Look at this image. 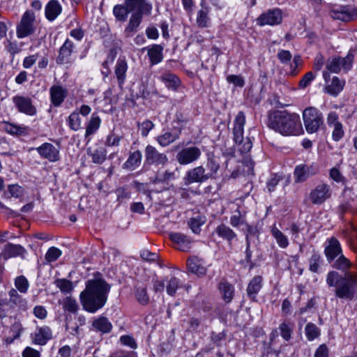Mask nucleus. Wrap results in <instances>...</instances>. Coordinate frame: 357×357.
I'll use <instances>...</instances> for the list:
<instances>
[{"mask_svg":"<svg viewBox=\"0 0 357 357\" xmlns=\"http://www.w3.org/2000/svg\"><path fill=\"white\" fill-rule=\"evenodd\" d=\"M332 267L344 272L341 275L336 271H331L326 275V282L328 287L333 288L336 297L353 301L357 297V272H349L353 263L342 253L332 262Z\"/></svg>","mask_w":357,"mask_h":357,"instance_id":"obj_1","label":"nucleus"},{"mask_svg":"<svg viewBox=\"0 0 357 357\" xmlns=\"http://www.w3.org/2000/svg\"><path fill=\"white\" fill-rule=\"evenodd\" d=\"M110 285L102 278L89 280L85 289L80 293L79 301L83 309L95 313L105 305Z\"/></svg>","mask_w":357,"mask_h":357,"instance_id":"obj_2","label":"nucleus"},{"mask_svg":"<svg viewBox=\"0 0 357 357\" xmlns=\"http://www.w3.org/2000/svg\"><path fill=\"white\" fill-rule=\"evenodd\" d=\"M267 126L283 136H298L304 133L299 114L287 110L270 111Z\"/></svg>","mask_w":357,"mask_h":357,"instance_id":"obj_3","label":"nucleus"},{"mask_svg":"<svg viewBox=\"0 0 357 357\" xmlns=\"http://www.w3.org/2000/svg\"><path fill=\"white\" fill-rule=\"evenodd\" d=\"M245 124V116L243 112H239L234 121L233 140L236 144L241 146L239 151L241 153H248L252 146V142L249 137L244 139V126Z\"/></svg>","mask_w":357,"mask_h":357,"instance_id":"obj_4","label":"nucleus"},{"mask_svg":"<svg viewBox=\"0 0 357 357\" xmlns=\"http://www.w3.org/2000/svg\"><path fill=\"white\" fill-rule=\"evenodd\" d=\"M302 117L306 132L308 134L317 132L324 124L322 112L315 107H306L303 111Z\"/></svg>","mask_w":357,"mask_h":357,"instance_id":"obj_5","label":"nucleus"},{"mask_svg":"<svg viewBox=\"0 0 357 357\" xmlns=\"http://www.w3.org/2000/svg\"><path fill=\"white\" fill-rule=\"evenodd\" d=\"M38 25L36 15L32 10H26L16 26V36L18 38H24L33 36Z\"/></svg>","mask_w":357,"mask_h":357,"instance_id":"obj_6","label":"nucleus"},{"mask_svg":"<svg viewBox=\"0 0 357 357\" xmlns=\"http://www.w3.org/2000/svg\"><path fill=\"white\" fill-rule=\"evenodd\" d=\"M329 16L333 20H337L344 22H349L357 20V6L353 5H344L333 7L329 10Z\"/></svg>","mask_w":357,"mask_h":357,"instance_id":"obj_7","label":"nucleus"},{"mask_svg":"<svg viewBox=\"0 0 357 357\" xmlns=\"http://www.w3.org/2000/svg\"><path fill=\"white\" fill-rule=\"evenodd\" d=\"M332 196L331 186L326 183H320L309 194V199L314 205H321Z\"/></svg>","mask_w":357,"mask_h":357,"instance_id":"obj_8","label":"nucleus"},{"mask_svg":"<svg viewBox=\"0 0 357 357\" xmlns=\"http://www.w3.org/2000/svg\"><path fill=\"white\" fill-rule=\"evenodd\" d=\"M12 101L18 112L31 116H35L37 114V108L31 97L15 95L12 98Z\"/></svg>","mask_w":357,"mask_h":357,"instance_id":"obj_9","label":"nucleus"},{"mask_svg":"<svg viewBox=\"0 0 357 357\" xmlns=\"http://www.w3.org/2000/svg\"><path fill=\"white\" fill-rule=\"evenodd\" d=\"M354 56L348 54L345 57L333 56L327 60L326 66L328 70L339 73L341 70L348 71L352 66Z\"/></svg>","mask_w":357,"mask_h":357,"instance_id":"obj_10","label":"nucleus"},{"mask_svg":"<svg viewBox=\"0 0 357 357\" xmlns=\"http://www.w3.org/2000/svg\"><path fill=\"white\" fill-rule=\"evenodd\" d=\"M328 126L332 129V139L335 142L340 141L345 135L342 123L340 121L339 114L335 111H331L326 117Z\"/></svg>","mask_w":357,"mask_h":357,"instance_id":"obj_11","label":"nucleus"},{"mask_svg":"<svg viewBox=\"0 0 357 357\" xmlns=\"http://www.w3.org/2000/svg\"><path fill=\"white\" fill-rule=\"evenodd\" d=\"M259 26H275L280 24L282 22V11L279 8L268 9L261 13L256 20Z\"/></svg>","mask_w":357,"mask_h":357,"instance_id":"obj_12","label":"nucleus"},{"mask_svg":"<svg viewBox=\"0 0 357 357\" xmlns=\"http://www.w3.org/2000/svg\"><path fill=\"white\" fill-rule=\"evenodd\" d=\"M319 167L317 163L301 164L297 165L294 172L296 183H303L308 178L319 173Z\"/></svg>","mask_w":357,"mask_h":357,"instance_id":"obj_13","label":"nucleus"},{"mask_svg":"<svg viewBox=\"0 0 357 357\" xmlns=\"http://www.w3.org/2000/svg\"><path fill=\"white\" fill-rule=\"evenodd\" d=\"M30 338L33 344L44 346L53 338L52 330L47 325L36 326Z\"/></svg>","mask_w":357,"mask_h":357,"instance_id":"obj_14","label":"nucleus"},{"mask_svg":"<svg viewBox=\"0 0 357 357\" xmlns=\"http://www.w3.org/2000/svg\"><path fill=\"white\" fill-rule=\"evenodd\" d=\"M145 163L149 165L165 166L168 162V158L164 153L159 152L152 145H147L145 148Z\"/></svg>","mask_w":357,"mask_h":357,"instance_id":"obj_15","label":"nucleus"},{"mask_svg":"<svg viewBox=\"0 0 357 357\" xmlns=\"http://www.w3.org/2000/svg\"><path fill=\"white\" fill-rule=\"evenodd\" d=\"M209 179L206 169L202 166L193 167L186 172L183 181L185 185H190L194 183H202Z\"/></svg>","mask_w":357,"mask_h":357,"instance_id":"obj_16","label":"nucleus"},{"mask_svg":"<svg viewBox=\"0 0 357 357\" xmlns=\"http://www.w3.org/2000/svg\"><path fill=\"white\" fill-rule=\"evenodd\" d=\"M202 151L197 146L182 149L176 154V158L181 165H186L197 161L201 157Z\"/></svg>","mask_w":357,"mask_h":357,"instance_id":"obj_17","label":"nucleus"},{"mask_svg":"<svg viewBox=\"0 0 357 357\" xmlns=\"http://www.w3.org/2000/svg\"><path fill=\"white\" fill-rule=\"evenodd\" d=\"M75 52V45L69 38H67L58 51L56 63L58 65L70 64L73 63L72 55Z\"/></svg>","mask_w":357,"mask_h":357,"instance_id":"obj_18","label":"nucleus"},{"mask_svg":"<svg viewBox=\"0 0 357 357\" xmlns=\"http://www.w3.org/2000/svg\"><path fill=\"white\" fill-rule=\"evenodd\" d=\"M22 294L17 292L13 287L8 291V298H7V303L12 312L15 308L22 312H25L29 309L28 301Z\"/></svg>","mask_w":357,"mask_h":357,"instance_id":"obj_19","label":"nucleus"},{"mask_svg":"<svg viewBox=\"0 0 357 357\" xmlns=\"http://www.w3.org/2000/svg\"><path fill=\"white\" fill-rule=\"evenodd\" d=\"M342 253L341 243L336 237L331 236L326 240L324 243V255L329 263L334 261Z\"/></svg>","mask_w":357,"mask_h":357,"instance_id":"obj_20","label":"nucleus"},{"mask_svg":"<svg viewBox=\"0 0 357 357\" xmlns=\"http://www.w3.org/2000/svg\"><path fill=\"white\" fill-rule=\"evenodd\" d=\"M125 4L133 14L149 15L151 13L152 5L146 0H125Z\"/></svg>","mask_w":357,"mask_h":357,"instance_id":"obj_21","label":"nucleus"},{"mask_svg":"<svg viewBox=\"0 0 357 357\" xmlns=\"http://www.w3.org/2000/svg\"><path fill=\"white\" fill-rule=\"evenodd\" d=\"M36 149L42 158L46 159L51 162H57L61 159L59 149L50 143H43Z\"/></svg>","mask_w":357,"mask_h":357,"instance_id":"obj_22","label":"nucleus"},{"mask_svg":"<svg viewBox=\"0 0 357 357\" xmlns=\"http://www.w3.org/2000/svg\"><path fill=\"white\" fill-rule=\"evenodd\" d=\"M68 96V89L61 84H53L50 88V99L52 106L60 107Z\"/></svg>","mask_w":357,"mask_h":357,"instance_id":"obj_23","label":"nucleus"},{"mask_svg":"<svg viewBox=\"0 0 357 357\" xmlns=\"http://www.w3.org/2000/svg\"><path fill=\"white\" fill-rule=\"evenodd\" d=\"M174 248L182 252H188L191 248V238L179 232H172L169 234Z\"/></svg>","mask_w":357,"mask_h":357,"instance_id":"obj_24","label":"nucleus"},{"mask_svg":"<svg viewBox=\"0 0 357 357\" xmlns=\"http://www.w3.org/2000/svg\"><path fill=\"white\" fill-rule=\"evenodd\" d=\"M101 119L96 112H93L89 120L85 123L84 141L88 144L92 137L97 132L101 125Z\"/></svg>","mask_w":357,"mask_h":357,"instance_id":"obj_25","label":"nucleus"},{"mask_svg":"<svg viewBox=\"0 0 357 357\" xmlns=\"http://www.w3.org/2000/svg\"><path fill=\"white\" fill-rule=\"evenodd\" d=\"M26 250L20 245L7 243L0 253V259L7 260L12 257H24Z\"/></svg>","mask_w":357,"mask_h":357,"instance_id":"obj_26","label":"nucleus"},{"mask_svg":"<svg viewBox=\"0 0 357 357\" xmlns=\"http://www.w3.org/2000/svg\"><path fill=\"white\" fill-rule=\"evenodd\" d=\"M218 289L220 291L222 299L225 303H230L234 299L235 294V288L234 285L229 283L227 280L222 279L218 284Z\"/></svg>","mask_w":357,"mask_h":357,"instance_id":"obj_27","label":"nucleus"},{"mask_svg":"<svg viewBox=\"0 0 357 357\" xmlns=\"http://www.w3.org/2000/svg\"><path fill=\"white\" fill-rule=\"evenodd\" d=\"M263 286V278L261 275H255L248 283L246 291L249 299L253 302L257 301V295Z\"/></svg>","mask_w":357,"mask_h":357,"instance_id":"obj_28","label":"nucleus"},{"mask_svg":"<svg viewBox=\"0 0 357 357\" xmlns=\"http://www.w3.org/2000/svg\"><path fill=\"white\" fill-rule=\"evenodd\" d=\"M188 270L198 276H203L206 273V268L202 260L196 256L189 257L187 259Z\"/></svg>","mask_w":357,"mask_h":357,"instance_id":"obj_29","label":"nucleus"},{"mask_svg":"<svg viewBox=\"0 0 357 357\" xmlns=\"http://www.w3.org/2000/svg\"><path fill=\"white\" fill-rule=\"evenodd\" d=\"M112 328V323L106 317L99 316L93 320L91 330L105 334L110 333Z\"/></svg>","mask_w":357,"mask_h":357,"instance_id":"obj_30","label":"nucleus"},{"mask_svg":"<svg viewBox=\"0 0 357 357\" xmlns=\"http://www.w3.org/2000/svg\"><path fill=\"white\" fill-rule=\"evenodd\" d=\"M3 128L5 132L13 136H26L30 132V128L26 126L15 124L8 121L3 122Z\"/></svg>","mask_w":357,"mask_h":357,"instance_id":"obj_31","label":"nucleus"},{"mask_svg":"<svg viewBox=\"0 0 357 357\" xmlns=\"http://www.w3.org/2000/svg\"><path fill=\"white\" fill-rule=\"evenodd\" d=\"M127 70L128 63L126 58L124 56L119 57L114 67V73L120 87H122L126 81Z\"/></svg>","mask_w":357,"mask_h":357,"instance_id":"obj_32","label":"nucleus"},{"mask_svg":"<svg viewBox=\"0 0 357 357\" xmlns=\"http://www.w3.org/2000/svg\"><path fill=\"white\" fill-rule=\"evenodd\" d=\"M62 6L58 0H50L45 8V15L47 20L52 22L61 13Z\"/></svg>","mask_w":357,"mask_h":357,"instance_id":"obj_33","label":"nucleus"},{"mask_svg":"<svg viewBox=\"0 0 357 357\" xmlns=\"http://www.w3.org/2000/svg\"><path fill=\"white\" fill-rule=\"evenodd\" d=\"M147 55L151 66L160 63L163 59V47L161 45L153 44L146 47Z\"/></svg>","mask_w":357,"mask_h":357,"instance_id":"obj_34","label":"nucleus"},{"mask_svg":"<svg viewBox=\"0 0 357 357\" xmlns=\"http://www.w3.org/2000/svg\"><path fill=\"white\" fill-rule=\"evenodd\" d=\"M202 8L197 11L196 23L199 28L204 29L210 26L211 25V17L209 16L210 8L201 3Z\"/></svg>","mask_w":357,"mask_h":357,"instance_id":"obj_35","label":"nucleus"},{"mask_svg":"<svg viewBox=\"0 0 357 357\" xmlns=\"http://www.w3.org/2000/svg\"><path fill=\"white\" fill-rule=\"evenodd\" d=\"M142 155L140 151L130 152L127 160L123 163V169L133 171L138 168L142 162Z\"/></svg>","mask_w":357,"mask_h":357,"instance_id":"obj_36","label":"nucleus"},{"mask_svg":"<svg viewBox=\"0 0 357 357\" xmlns=\"http://www.w3.org/2000/svg\"><path fill=\"white\" fill-rule=\"evenodd\" d=\"M160 79L169 89L173 91H177L181 84L180 78L170 71L164 72L160 76Z\"/></svg>","mask_w":357,"mask_h":357,"instance_id":"obj_37","label":"nucleus"},{"mask_svg":"<svg viewBox=\"0 0 357 357\" xmlns=\"http://www.w3.org/2000/svg\"><path fill=\"white\" fill-rule=\"evenodd\" d=\"M215 231L219 237L227 241L229 245H231L234 239H237L236 234L225 224L219 225Z\"/></svg>","mask_w":357,"mask_h":357,"instance_id":"obj_38","label":"nucleus"},{"mask_svg":"<svg viewBox=\"0 0 357 357\" xmlns=\"http://www.w3.org/2000/svg\"><path fill=\"white\" fill-rule=\"evenodd\" d=\"M87 154L91 157L93 163L100 165L105 161L107 151L104 146H100L94 149H87Z\"/></svg>","mask_w":357,"mask_h":357,"instance_id":"obj_39","label":"nucleus"},{"mask_svg":"<svg viewBox=\"0 0 357 357\" xmlns=\"http://www.w3.org/2000/svg\"><path fill=\"white\" fill-rule=\"evenodd\" d=\"M344 85L345 81L344 79L333 77L331 84L326 86L325 90L328 94L337 96L343 90Z\"/></svg>","mask_w":357,"mask_h":357,"instance_id":"obj_40","label":"nucleus"},{"mask_svg":"<svg viewBox=\"0 0 357 357\" xmlns=\"http://www.w3.org/2000/svg\"><path fill=\"white\" fill-rule=\"evenodd\" d=\"M181 130L178 132H166L156 137V141L162 147L169 146L179 138Z\"/></svg>","mask_w":357,"mask_h":357,"instance_id":"obj_41","label":"nucleus"},{"mask_svg":"<svg viewBox=\"0 0 357 357\" xmlns=\"http://www.w3.org/2000/svg\"><path fill=\"white\" fill-rule=\"evenodd\" d=\"M177 171L178 168H176L174 170L166 169L161 174L158 173L153 181V183H168L169 181L175 180L178 177L176 175Z\"/></svg>","mask_w":357,"mask_h":357,"instance_id":"obj_42","label":"nucleus"},{"mask_svg":"<svg viewBox=\"0 0 357 357\" xmlns=\"http://www.w3.org/2000/svg\"><path fill=\"white\" fill-rule=\"evenodd\" d=\"M294 324L289 320L283 321L279 326L280 335L284 340L289 341L291 338Z\"/></svg>","mask_w":357,"mask_h":357,"instance_id":"obj_43","label":"nucleus"},{"mask_svg":"<svg viewBox=\"0 0 357 357\" xmlns=\"http://www.w3.org/2000/svg\"><path fill=\"white\" fill-rule=\"evenodd\" d=\"M14 285V289H16L17 292L22 294H26L28 292L30 286L27 278L22 275L15 278Z\"/></svg>","mask_w":357,"mask_h":357,"instance_id":"obj_44","label":"nucleus"},{"mask_svg":"<svg viewBox=\"0 0 357 357\" xmlns=\"http://www.w3.org/2000/svg\"><path fill=\"white\" fill-rule=\"evenodd\" d=\"M66 121L69 128L72 130L77 131L82 128V119L77 109L68 116Z\"/></svg>","mask_w":357,"mask_h":357,"instance_id":"obj_45","label":"nucleus"},{"mask_svg":"<svg viewBox=\"0 0 357 357\" xmlns=\"http://www.w3.org/2000/svg\"><path fill=\"white\" fill-rule=\"evenodd\" d=\"M271 233L280 248H286L288 247L289 240L287 237L275 227V225L272 227Z\"/></svg>","mask_w":357,"mask_h":357,"instance_id":"obj_46","label":"nucleus"},{"mask_svg":"<svg viewBox=\"0 0 357 357\" xmlns=\"http://www.w3.org/2000/svg\"><path fill=\"white\" fill-rule=\"evenodd\" d=\"M135 297L137 302L142 305H147L149 303L150 298L145 287H135Z\"/></svg>","mask_w":357,"mask_h":357,"instance_id":"obj_47","label":"nucleus"},{"mask_svg":"<svg viewBox=\"0 0 357 357\" xmlns=\"http://www.w3.org/2000/svg\"><path fill=\"white\" fill-rule=\"evenodd\" d=\"M130 10H128V7L125 3L117 4L114 6L113 8V14L115 16L116 19L119 22H125L128 15L130 13Z\"/></svg>","mask_w":357,"mask_h":357,"instance_id":"obj_48","label":"nucleus"},{"mask_svg":"<svg viewBox=\"0 0 357 357\" xmlns=\"http://www.w3.org/2000/svg\"><path fill=\"white\" fill-rule=\"evenodd\" d=\"M303 66V59L298 54L293 57V62L289 66V71L287 75L290 77H296L301 72Z\"/></svg>","mask_w":357,"mask_h":357,"instance_id":"obj_49","label":"nucleus"},{"mask_svg":"<svg viewBox=\"0 0 357 357\" xmlns=\"http://www.w3.org/2000/svg\"><path fill=\"white\" fill-rule=\"evenodd\" d=\"M305 333L307 339L312 341L318 338L321 335V330L313 323H307L305 327Z\"/></svg>","mask_w":357,"mask_h":357,"instance_id":"obj_50","label":"nucleus"},{"mask_svg":"<svg viewBox=\"0 0 357 357\" xmlns=\"http://www.w3.org/2000/svg\"><path fill=\"white\" fill-rule=\"evenodd\" d=\"M24 195V189L17 185L13 184L8 186V190L4 192V195L6 198H20Z\"/></svg>","mask_w":357,"mask_h":357,"instance_id":"obj_51","label":"nucleus"},{"mask_svg":"<svg viewBox=\"0 0 357 357\" xmlns=\"http://www.w3.org/2000/svg\"><path fill=\"white\" fill-rule=\"evenodd\" d=\"M63 308L70 313H76L79 310V305L75 298L68 296L63 299Z\"/></svg>","mask_w":357,"mask_h":357,"instance_id":"obj_52","label":"nucleus"},{"mask_svg":"<svg viewBox=\"0 0 357 357\" xmlns=\"http://www.w3.org/2000/svg\"><path fill=\"white\" fill-rule=\"evenodd\" d=\"M54 284L56 287H58L61 291L64 294L70 293L73 289V282L67 279L58 278L55 280Z\"/></svg>","mask_w":357,"mask_h":357,"instance_id":"obj_53","label":"nucleus"},{"mask_svg":"<svg viewBox=\"0 0 357 357\" xmlns=\"http://www.w3.org/2000/svg\"><path fill=\"white\" fill-rule=\"evenodd\" d=\"M24 328L22 326L20 320H15L11 325L10 326V331L12 333V338L9 341V342H12L13 340L18 339L21 334L24 332Z\"/></svg>","mask_w":357,"mask_h":357,"instance_id":"obj_54","label":"nucleus"},{"mask_svg":"<svg viewBox=\"0 0 357 357\" xmlns=\"http://www.w3.org/2000/svg\"><path fill=\"white\" fill-rule=\"evenodd\" d=\"M206 167L209 170V172H206L207 176H209V179L215 178L216 174L220 169V165L218 161L213 158H208Z\"/></svg>","mask_w":357,"mask_h":357,"instance_id":"obj_55","label":"nucleus"},{"mask_svg":"<svg viewBox=\"0 0 357 357\" xmlns=\"http://www.w3.org/2000/svg\"><path fill=\"white\" fill-rule=\"evenodd\" d=\"M329 178L336 183L345 184L347 183L346 177L340 170V165L331 168L329 171Z\"/></svg>","mask_w":357,"mask_h":357,"instance_id":"obj_56","label":"nucleus"},{"mask_svg":"<svg viewBox=\"0 0 357 357\" xmlns=\"http://www.w3.org/2000/svg\"><path fill=\"white\" fill-rule=\"evenodd\" d=\"M323 259L320 254L314 252L309 259V269L313 273H318L320 264Z\"/></svg>","mask_w":357,"mask_h":357,"instance_id":"obj_57","label":"nucleus"},{"mask_svg":"<svg viewBox=\"0 0 357 357\" xmlns=\"http://www.w3.org/2000/svg\"><path fill=\"white\" fill-rule=\"evenodd\" d=\"M204 222L205 220H203L201 216L197 215V217L191 218L188 220V225L195 234H198L201 231V226L204 225Z\"/></svg>","mask_w":357,"mask_h":357,"instance_id":"obj_58","label":"nucleus"},{"mask_svg":"<svg viewBox=\"0 0 357 357\" xmlns=\"http://www.w3.org/2000/svg\"><path fill=\"white\" fill-rule=\"evenodd\" d=\"M61 250L53 246L47 250L45 255V259L47 263L50 264L56 261L61 256Z\"/></svg>","mask_w":357,"mask_h":357,"instance_id":"obj_59","label":"nucleus"},{"mask_svg":"<svg viewBox=\"0 0 357 357\" xmlns=\"http://www.w3.org/2000/svg\"><path fill=\"white\" fill-rule=\"evenodd\" d=\"M238 214H235L230 218V225L234 227H238L240 225L246 224L245 214H242L240 211H236Z\"/></svg>","mask_w":357,"mask_h":357,"instance_id":"obj_60","label":"nucleus"},{"mask_svg":"<svg viewBox=\"0 0 357 357\" xmlns=\"http://www.w3.org/2000/svg\"><path fill=\"white\" fill-rule=\"evenodd\" d=\"M12 312H13L7 303V298L0 297V320H3L7 317H10L9 314Z\"/></svg>","mask_w":357,"mask_h":357,"instance_id":"obj_61","label":"nucleus"},{"mask_svg":"<svg viewBox=\"0 0 357 357\" xmlns=\"http://www.w3.org/2000/svg\"><path fill=\"white\" fill-rule=\"evenodd\" d=\"M179 285V280L176 277H172L167 285V293L170 296H174Z\"/></svg>","mask_w":357,"mask_h":357,"instance_id":"obj_62","label":"nucleus"},{"mask_svg":"<svg viewBox=\"0 0 357 357\" xmlns=\"http://www.w3.org/2000/svg\"><path fill=\"white\" fill-rule=\"evenodd\" d=\"M315 78V74L312 72L309 71L306 73L302 79L298 82V86L301 89H305L307 86H308L312 81H313Z\"/></svg>","mask_w":357,"mask_h":357,"instance_id":"obj_63","label":"nucleus"},{"mask_svg":"<svg viewBox=\"0 0 357 357\" xmlns=\"http://www.w3.org/2000/svg\"><path fill=\"white\" fill-rule=\"evenodd\" d=\"M281 179V176L278 174H273L271 175V177L268 180L266 183V188L270 193L275 191V187Z\"/></svg>","mask_w":357,"mask_h":357,"instance_id":"obj_64","label":"nucleus"}]
</instances>
